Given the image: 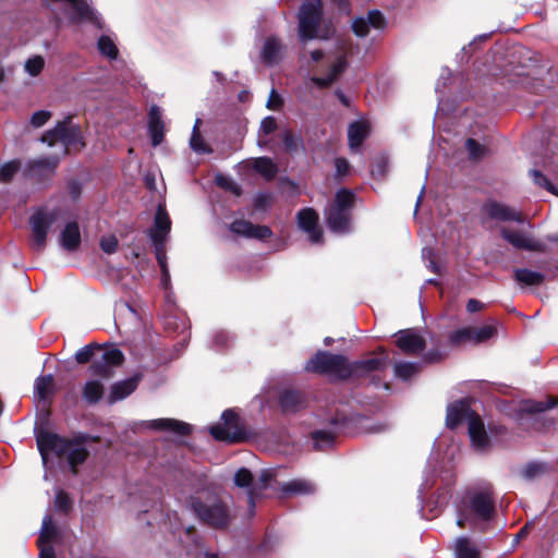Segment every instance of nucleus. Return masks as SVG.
<instances>
[{
  "mask_svg": "<svg viewBox=\"0 0 558 558\" xmlns=\"http://www.w3.org/2000/svg\"><path fill=\"white\" fill-rule=\"evenodd\" d=\"M99 436L86 433H77L71 438H65L57 433L40 430L36 435V444L44 464L48 462L49 453L58 458L66 456L71 473L78 474V466L84 464L89 457V451L84 447L87 442H100Z\"/></svg>",
  "mask_w": 558,
  "mask_h": 558,
  "instance_id": "f257e3e1",
  "label": "nucleus"
},
{
  "mask_svg": "<svg viewBox=\"0 0 558 558\" xmlns=\"http://www.w3.org/2000/svg\"><path fill=\"white\" fill-rule=\"evenodd\" d=\"M379 365L377 360L350 361L344 354L318 350L306 361L304 369L307 373L329 376L337 381H359L367 378Z\"/></svg>",
  "mask_w": 558,
  "mask_h": 558,
  "instance_id": "f03ea898",
  "label": "nucleus"
},
{
  "mask_svg": "<svg viewBox=\"0 0 558 558\" xmlns=\"http://www.w3.org/2000/svg\"><path fill=\"white\" fill-rule=\"evenodd\" d=\"M187 507L201 524L215 531H228L236 519L232 506L208 487L199 488L190 495Z\"/></svg>",
  "mask_w": 558,
  "mask_h": 558,
  "instance_id": "7ed1b4c3",
  "label": "nucleus"
},
{
  "mask_svg": "<svg viewBox=\"0 0 558 558\" xmlns=\"http://www.w3.org/2000/svg\"><path fill=\"white\" fill-rule=\"evenodd\" d=\"M355 203L356 194L352 190L341 187L336 192L325 209L326 225L330 231L341 234L350 231Z\"/></svg>",
  "mask_w": 558,
  "mask_h": 558,
  "instance_id": "20e7f679",
  "label": "nucleus"
},
{
  "mask_svg": "<svg viewBox=\"0 0 558 558\" xmlns=\"http://www.w3.org/2000/svg\"><path fill=\"white\" fill-rule=\"evenodd\" d=\"M221 421L222 423L209 427V434L214 439L227 444H241L251 439L252 433L233 409L225 410L221 414Z\"/></svg>",
  "mask_w": 558,
  "mask_h": 558,
  "instance_id": "39448f33",
  "label": "nucleus"
},
{
  "mask_svg": "<svg viewBox=\"0 0 558 558\" xmlns=\"http://www.w3.org/2000/svg\"><path fill=\"white\" fill-rule=\"evenodd\" d=\"M324 17L322 0H304L298 12L299 37L302 41L318 37V29Z\"/></svg>",
  "mask_w": 558,
  "mask_h": 558,
  "instance_id": "423d86ee",
  "label": "nucleus"
},
{
  "mask_svg": "<svg viewBox=\"0 0 558 558\" xmlns=\"http://www.w3.org/2000/svg\"><path fill=\"white\" fill-rule=\"evenodd\" d=\"M351 425V418L341 411H336L335 415L328 421V428L315 429L310 433L315 450H326L332 448L336 438L344 433Z\"/></svg>",
  "mask_w": 558,
  "mask_h": 558,
  "instance_id": "0eeeda50",
  "label": "nucleus"
},
{
  "mask_svg": "<svg viewBox=\"0 0 558 558\" xmlns=\"http://www.w3.org/2000/svg\"><path fill=\"white\" fill-rule=\"evenodd\" d=\"M124 362L123 352L117 347L110 345L97 350V353L89 365V372L92 375L109 379L114 374V367L121 366Z\"/></svg>",
  "mask_w": 558,
  "mask_h": 558,
  "instance_id": "6e6552de",
  "label": "nucleus"
},
{
  "mask_svg": "<svg viewBox=\"0 0 558 558\" xmlns=\"http://www.w3.org/2000/svg\"><path fill=\"white\" fill-rule=\"evenodd\" d=\"M56 219V211H47L45 208L36 210L29 217V226L32 229L31 247L35 252L41 253L46 248L47 235Z\"/></svg>",
  "mask_w": 558,
  "mask_h": 558,
  "instance_id": "1a4fd4ad",
  "label": "nucleus"
},
{
  "mask_svg": "<svg viewBox=\"0 0 558 558\" xmlns=\"http://www.w3.org/2000/svg\"><path fill=\"white\" fill-rule=\"evenodd\" d=\"M59 162L60 159L58 156L31 159L25 166L24 177L35 180L38 183L50 181L56 174Z\"/></svg>",
  "mask_w": 558,
  "mask_h": 558,
  "instance_id": "9d476101",
  "label": "nucleus"
},
{
  "mask_svg": "<svg viewBox=\"0 0 558 558\" xmlns=\"http://www.w3.org/2000/svg\"><path fill=\"white\" fill-rule=\"evenodd\" d=\"M497 332L494 326L463 327L448 335V341L451 347H460L464 343H482L490 339Z\"/></svg>",
  "mask_w": 558,
  "mask_h": 558,
  "instance_id": "9b49d317",
  "label": "nucleus"
},
{
  "mask_svg": "<svg viewBox=\"0 0 558 558\" xmlns=\"http://www.w3.org/2000/svg\"><path fill=\"white\" fill-rule=\"evenodd\" d=\"M72 119V116H66L63 120L57 122L59 142L64 145L66 154L71 148L81 150L86 146L81 126L73 124Z\"/></svg>",
  "mask_w": 558,
  "mask_h": 558,
  "instance_id": "f8f14e48",
  "label": "nucleus"
},
{
  "mask_svg": "<svg viewBox=\"0 0 558 558\" xmlns=\"http://www.w3.org/2000/svg\"><path fill=\"white\" fill-rule=\"evenodd\" d=\"M470 511L480 520L489 521L495 514V497L490 489L473 493L469 498Z\"/></svg>",
  "mask_w": 558,
  "mask_h": 558,
  "instance_id": "ddd939ff",
  "label": "nucleus"
},
{
  "mask_svg": "<svg viewBox=\"0 0 558 558\" xmlns=\"http://www.w3.org/2000/svg\"><path fill=\"white\" fill-rule=\"evenodd\" d=\"M477 413L471 409L469 399L463 398L447 407L446 426L449 429L458 428L464 421H471V416Z\"/></svg>",
  "mask_w": 558,
  "mask_h": 558,
  "instance_id": "4468645a",
  "label": "nucleus"
},
{
  "mask_svg": "<svg viewBox=\"0 0 558 558\" xmlns=\"http://www.w3.org/2000/svg\"><path fill=\"white\" fill-rule=\"evenodd\" d=\"M396 345L405 355H417L426 347L425 339L414 329H403L396 333Z\"/></svg>",
  "mask_w": 558,
  "mask_h": 558,
  "instance_id": "2eb2a0df",
  "label": "nucleus"
},
{
  "mask_svg": "<svg viewBox=\"0 0 558 558\" xmlns=\"http://www.w3.org/2000/svg\"><path fill=\"white\" fill-rule=\"evenodd\" d=\"M50 3L68 2L72 5L75 14L70 17L72 23H80L87 21L98 28H102V21L95 10L87 3L86 0H45Z\"/></svg>",
  "mask_w": 558,
  "mask_h": 558,
  "instance_id": "dca6fc26",
  "label": "nucleus"
},
{
  "mask_svg": "<svg viewBox=\"0 0 558 558\" xmlns=\"http://www.w3.org/2000/svg\"><path fill=\"white\" fill-rule=\"evenodd\" d=\"M171 231V219L166 207L161 204L158 205L154 218V225L148 230V236L153 244H165L168 234Z\"/></svg>",
  "mask_w": 558,
  "mask_h": 558,
  "instance_id": "f3484780",
  "label": "nucleus"
},
{
  "mask_svg": "<svg viewBox=\"0 0 558 558\" xmlns=\"http://www.w3.org/2000/svg\"><path fill=\"white\" fill-rule=\"evenodd\" d=\"M482 213L486 214L489 219L497 221L522 222L523 220L521 213L495 199L486 201L482 206Z\"/></svg>",
  "mask_w": 558,
  "mask_h": 558,
  "instance_id": "a211bd4d",
  "label": "nucleus"
},
{
  "mask_svg": "<svg viewBox=\"0 0 558 558\" xmlns=\"http://www.w3.org/2000/svg\"><path fill=\"white\" fill-rule=\"evenodd\" d=\"M298 223L300 228L310 234L313 243L323 241V230L318 227L319 216L314 208H303L298 213Z\"/></svg>",
  "mask_w": 558,
  "mask_h": 558,
  "instance_id": "6ab92c4d",
  "label": "nucleus"
},
{
  "mask_svg": "<svg viewBox=\"0 0 558 558\" xmlns=\"http://www.w3.org/2000/svg\"><path fill=\"white\" fill-rule=\"evenodd\" d=\"M349 62L347 54L339 56L330 66L329 73L325 77L313 76L311 81L319 88H329L347 71Z\"/></svg>",
  "mask_w": 558,
  "mask_h": 558,
  "instance_id": "aec40b11",
  "label": "nucleus"
},
{
  "mask_svg": "<svg viewBox=\"0 0 558 558\" xmlns=\"http://www.w3.org/2000/svg\"><path fill=\"white\" fill-rule=\"evenodd\" d=\"M148 134L153 146H158L163 142L165 124L161 110L157 105H153L148 111Z\"/></svg>",
  "mask_w": 558,
  "mask_h": 558,
  "instance_id": "412c9836",
  "label": "nucleus"
},
{
  "mask_svg": "<svg viewBox=\"0 0 558 558\" xmlns=\"http://www.w3.org/2000/svg\"><path fill=\"white\" fill-rule=\"evenodd\" d=\"M306 404V398L303 392L293 389H286L279 397V405L286 414L296 413Z\"/></svg>",
  "mask_w": 558,
  "mask_h": 558,
  "instance_id": "4be33fe9",
  "label": "nucleus"
},
{
  "mask_svg": "<svg viewBox=\"0 0 558 558\" xmlns=\"http://www.w3.org/2000/svg\"><path fill=\"white\" fill-rule=\"evenodd\" d=\"M148 427L154 430L171 432L179 436H189L192 433L190 424L175 418H157L148 422Z\"/></svg>",
  "mask_w": 558,
  "mask_h": 558,
  "instance_id": "5701e85b",
  "label": "nucleus"
},
{
  "mask_svg": "<svg viewBox=\"0 0 558 558\" xmlns=\"http://www.w3.org/2000/svg\"><path fill=\"white\" fill-rule=\"evenodd\" d=\"M141 379L142 375L135 374L130 378L114 383L111 386L109 402L114 403L119 400L129 397L132 392L136 390Z\"/></svg>",
  "mask_w": 558,
  "mask_h": 558,
  "instance_id": "b1692460",
  "label": "nucleus"
},
{
  "mask_svg": "<svg viewBox=\"0 0 558 558\" xmlns=\"http://www.w3.org/2000/svg\"><path fill=\"white\" fill-rule=\"evenodd\" d=\"M468 432L471 442L476 449H485L488 447L489 438L484 422L478 414L471 416Z\"/></svg>",
  "mask_w": 558,
  "mask_h": 558,
  "instance_id": "393cba45",
  "label": "nucleus"
},
{
  "mask_svg": "<svg viewBox=\"0 0 558 558\" xmlns=\"http://www.w3.org/2000/svg\"><path fill=\"white\" fill-rule=\"evenodd\" d=\"M81 242L82 238L78 223L76 221L68 222L60 235L62 248L68 252H76Z\"/></svg>",
  "mask_w": 558,
  "mask_h": 558,
  "instance_id": "a878e982",
  "label": "nucleus"
},
{
  "mask_svg": "<svg viewBox=\"0 0 558 558\" xmlns=\"http://www.w3.org/2000/svg\"><path fill=\"white\" fill-rule=\"evenodd\" d=\"M369 134V124L366 121H354L348 128V143L350 148L357 149Z\"/></svg>",
  "mask_w": 558,
  "mask_h": 558,
  "instance_id": "bb28decb",
  "label": "nucleus"
},
{
  "mask_svg": "<svg viewBox=\"0 0 558 558\" xmlns=\"http://www.w3.org/2000/svg\"><path fill=\"white\" fill-rule=\"evenodd\" d=\"M502 239L513 245L515 248L527 250V251H541L538 244L531 242L524 234L518 231H512L507 228H502L500 231Z\"/></svg>",
  "mask_w": 558,
  "mask_h": 558,
  "instance_id": "cd10ccee",
  "label": "nucleus"
},
{
  "mask_svg": "<svg viewBox=\"0 0 558 558\" xmlns=\"http://www.w3.org/2000/svg\"><path fill=\"white\" fill-rule=\"evenodd\" d=\"M35 393L40 401H47L56 392L54 378L51 374L41 375L36 378L34 385Z\"/></svg>",
  "mask_w": 558,
  "mask_h": 558,
  "instance_id": "c85d7f7f",
  "label": "nucleus"
},
{
  "mask_svg": "<svg viewBox=\"0 0 558 558\" xmlns=\"http://www.w3.org/2000/svg\"><path fill=\"white\" fill-rule=\"evenodd\" d=\"M105 387L98 380H87L82 387V398L88 405L97 404L104 397Z\"/></svg>",
  "mask_w": 558,
  "mask_h": 558,
  "instance_id": "c756f323",
  "label": "nucleus"
},
{
  "mask_svg": "<svg viewBox=\"0 0 558 558\" xmlns=\"http://www.w3.org/2000/svg\"><path fill=\"white\" fill-rule=\"evenodd\" d=\"M375 354H378L379 356L369 357V359H361L360 361H373L377 360L379 361V366H377L375 369L372 371V374L367 377L369 378V384L378 387L381 384V378L379 375H376L377 372H384L388 367L389 363V355L387 353V350L385 347H378L375 351Z\"/></svg>",
  "mask_w": 558,
  "mask_h": 558,
  "instance_id": "7c9ffc66",
  "label": "nucleus"
},
{
  "mask_svg": "<svg viewBox=\"0 0 558 558\" xmlns=\"http://www.w3.org/2000/svg\"><path fill=\"white\" fill-rule=\"evenodd\" d=\"M513 278L514 280L526 287L541 286L545 281L544 274L531 270L529 268L514 269Z\"/></svg>",
  "mask_w": 558,
  "mask_h": 558,
  "instance_id": "2f4dec72",
  "label": "nucleus"
},
{
  "mask_svg": "<svg viewBox=\"0 0 558 558\" xmlns=\"http://www.w3.org/2000/svg\"><path fill=\"white\" fill-rule=\"evenodd\" d=\"M556 405H558V399L554 397H549L545 401L524 400L521 403V411L534 415L550 410Z\"/></svg>",
  "mask_w": 558,
  "mask_h": 558,
  "instance_id": "473e14b6",
  "label": "nucleus"
},
{
  "mask_svg": "<svg viewBox=\"0 0 558 558\" xmlns=\"http://www.w3.org/2000/svg\"><path fill=\"white\" fill-rule=\"evenodd\" d=\"M281 492L286 495H311L315 492V485L305 480H293L284 483Z\"/></svg>",
  "mask_w": 558,
  "mask_h": 558,
  "instance_id": "72a5a7b5",
  "label": "nucleus"
},
{
  "mask_svg": "<svg viewBox=\"0 0 558 558\" xmlns=\"http://www.w3.org/2000/svg\"><path fill=\"white\" fill-rule=\"evenodd\" d=\"M199 123L201 120L197 119L192 131L190 146L197 154H211L214 150L211 146L205 142L203 135L201 134Z\"/></svg>",
  "mask_w": 558,
  "mask_h": 558,
  "instance_id": "f704fd0d",
  "label": "nucleus"
},
{
  "mask_svg": "<svg viewBox=\"0 0 558 558\" xmlns=\"http://www.w3.org/2000/svg\"><path fill=\"white\" fill-rule=\"evenodd\" d=\"M280 49V41L276 37H268L263 46L262 59L266 63L275 62L279 56Z\"/></svg>",
  "mask_w": 558,
  "mask_h": 558,
  "instance_id": "c9c22d12",
  "label": "nucleus"
},
{
  "mask_svg": "<svg viewBox=\"0 0 558 558\" xmlns=\"http://www.w3.org/2000/svg\"><path fill=\"white\" fill-rule=\"evenodd\" d=\"M457 558H480V550L471 545L468 537H459L456 542Z\"/></svg>",
  "mask_w": 558,
  "mask_h": 558,
  "instance_id": "e433bc0d",
  "label": "nucleus"
},
{
  "mask_svg": "<svg viewBox=\"0 0 558 558\" xmlns=\"http://www.w3.org/2000/svg\"><path fill=\"white\" fill-rule=\"evenodd\" d=\"M255 170L266 179H274L278 172L276 163L269 157H259L254 162Z\"/></svg>",
  "mask_w": 558,
  "mask_h": 558,
  "instance_id": "4c0bfd02",
  "label": "nucleus"
},
{
  "mask_svg": "<svg viewBox=\"0 0 558 558\" xmlns=\"http://www.w3.org/2000/svg\"><path fill=\"white\" fill-rule=\"evenodd\" d=\"M282 144L288 154H294L303 148V138L291 130H286L282 133Z\"/></svg>",
  "mask_w": 558,
  "mask_h": 558,
  "instance_id": "58836bf2",
  "label": "nucleus"
},
{
  "mask_svg": "<svg viewBox=\"0 0 558 558\" xmlns=\"http://www.w3.org/2000/svg\"><path fill=\"white\" fill-rule=\"evenodd\" d=\"M393 371L396 377L402 380H409L420 372V365L412 362H398L395 364Z\"/></svg>",
  "mask_w": 558,
  "mask_h": 558,
  "instance_id": "ea45409f",
  "label": "nucleus"
},
{
  "mask_svg": "<svg viewBox=\"0 0 558 558\" xmlns=\"http://www.w3.org/2000/svg\"><path fill=\"white\" fill-rule=\"evenodd\" d=\"M21 161L19 159L10 160L0 167V182L10 183L14 175L21 169Z\"/></svg>",
  "mask_w": 558,
  "mask_h": 558,
  "instance_id": "a19ab883",
  "label": "nucleus"
},
{
  "mask_svg": "<svg viewBox=\"0 0 558 558\" xmlns=\"http://www.w3.org/2000/svg\"><path fill=\"white\" fill-rule=\"evenodd\" d=\"M97 46H98V50L100 51L101 54H104L110 59L118 58L119 50H118L116 44L113 43V40L109 36H106V35L100 36L98 39Z\"/></svg>",
  "mask_w": 558,
  "mask_h": 558,
  "instance_id": "79ce46f5",
  "label": "nucleus"
},
{
  "mask_svg": "<svg viewBox=\"0 0 558 558\" xmlns=\"http://www.w3.org/2000/svg\"><path fill=\"white\" fill-rule=\"evenodd\" d=\"M100 349V344L94 342V343H89L83 348H81L76 353H75V360L78 364H87V363H92L96 353H97V350Z\"/></svg>",
  "mask_w": 558,
  "mask_h": 558,
  "instance_id": "37998d69",
  "label": "nucleus"
},
{
  "mask_svg": "<svg viewBox=\"0 0 558 558\" xmlns=\"http://www.w3.org/2000/svg\"><path fill=\"white\" fill-rule=\"evenodd\" d=\"M530 175L532 177L535 185L545 189L553 194L557 193L554 183L541 170L532 169L530 171Z\"/></svg>",
  "mask_w": 558,
  "mask_h": 558,
  "instance_id": "c03bdc74",
  "label": "nucleus"
},
{
  "mask_svg": "<svg viewBox=\"0 0 558 558\" xmlns=\"http://www.w3.org/2000/svg\"><path fill=\"white\" fill-rule=\"evenodd\" d=\"M57 535V527L52 523V519L50 515H46L43 521L41 533L38 538V543L47 542L49 543Z\"/></svg>",
  "mask_w": 558,
  "mask_h": 558,
  "instance_id": "a18cd8bd",
  "label": "nucleus"
},
{
  "mask_svg": "<svg viewBox=\"0 0 558 558\" xmlns=\"http://www.w3.org/2000/svg\"><path fill=\"white\" fill-rule=\"evenodd\" d=\"M366 21L369 28L384 29L387 25V21L381 11L374 9L367 12Z\"/></svg>",
  "mask_w": 558,
  "mask_h": 558,
  "instance_id": "49530a36",
  "label": "nucleus"
},
{
  "mask_svg": "<svg viewBox=\"0 0 558 558\" xmlns=\"http://www.w3.org/2000/svg\"><path fill=\"white\" fill-rule=\"evenodd\" d=\"M465 149L469 153L471 159L478 160L484 157L485 147L474 138H468L465 141Z\"/></svg>",
  "mask_w": 558,
  "mask_h": 558,
  "instance_id": "de8ad7c7",
  "label": "nucleus"
},
{
  "mask_svg": "<svg viewBox=\"0 0 558 558\" xmlns=\"http://www.w3.org/2000/svg\"><path fill=\"white\" fill-rule=\"evenodd\" d=\"M54 506L59 511L65 514L69 513L72 509V500L69 494L62 489L58 490L56 494Z\"/></svg>",
  "mask_w": 558,
  "mask_h": 558,
  "instance_id": "09e8293b",
  "label": "nucleus"
},
{
  "mask_svg": "<svg viewBox=\"0 0 558 558\" xmlns=\"http://www.w3.org/2000/svg\"><path fill=\"white\" fill-rule=\"evenodd\" d=\"M253 483V474L246 468H241L234 474V484L241 488H247Z\"/></svg>",
  "mask_w": 558,
  "mask_h": 558,
  "instance_id": "8fccbe9b",
  "label": "nucleus"
},
{
  "mask_svg": "<svg viewBox=\"0 0 558 558\" xmlns=\"http://www.w3.org/2000/svg\"><path fill=\"white\" fill-rule=\"evenodd\" d=\"M388 159L386 157H378L373 167H372V175L377 180H383L388 173Z\"/></svg>",
  "mask_w": 558,
  "mask_h": 558,
  "instance_id": "3c124183",
  "label": "nucleus"
},
{
  "mask_svg": "<svg viewBox=\"0 0 558 558\" xmlns=\"http://www.w3.org/2000/svg\"><path fill=\"white\" fill-rule=\"evenodd\" d=\"M253 223L245 219H235L230 225L231 232L248 238L250 231H252Z\"/></svg>",
  "mask_w": 558,
  "mask_h": 558,
  "instance_id": "603ef678",
  "label": "nucleus"
},
{
  "mask_svg": "<svg viewBox=\"0 0 558 558\" xmlns=\"http://www.w3.org/2000/svg\"><path fill=\"white\" fill-rule=\"evenodd\" d=\"M45 66V60L41 56L29 58L25 63V70L32 76H37Z\"/></svg>",
  "mask_w": 558,
  "mask_h": 558,
  "instance_id": "864d4df0",
  "label": "nucleus"
},
{
  "mask_svg": "<svg viewBox=\"0 0 558 558\" xmlns=\"http://www.w3.org/2000/svg\"><path fill=\"white\" fill-rule=\"evenodd\" d=\"M351 29L355 36L364 38L369 34V26L363 16L353 19Z\"/></svg>",
  "mask_w": 558,
  "mask_h": 558,
  "instance_id": "5fc2aeb1",
  "label": "nucleus"
},
{
  "mask_svg": "<svg viewBox=\"0 0 558 558\" xmlns=\"http://www.w3.org/2000/svg\"><path fill=\"white\" fill-rule=\"evenodd\" d=\"M272 235V230L268 226L264 225H254L252 231H250L248 238L258 239V240H267Z\"/></svg>",
  "mask_w": 558,
  "mask_h": 558,
  "instance_id": "6e6d98bb",
  "label": "nucleus"
},
{
  "mask_svg": "<svg viewBox=\"0 0 558 558\" xmlns=\"http://www.w3.org/2000/svg\"><path fill=\"white\" fill-rule=\"evenodd\" d=\"M51 118V112L48 110H39L32 114L31 124L34 128H40L46 124Z\"/></svg>",
  "mask_w": 558,
  "mask_h": 558,
  "instance_id": "4d7b16f0",
  "label": "nucleus"
},
{
  "mask_svg": "<svg viewBox=\"0 0 558 558\" xmlns=\"http://www.w3.org/2000/svg\"><path fill=\"white\" fill-rule=\"evenodd\" d=\"M100 247L107 254H112L118 248V239L114 235H110L107 238H101Z\"/></svg>",
  "mask_w": 558,
  "mask_h": 558,
  "instance_id": "13d9d810",
  "label": "nucleus"
},
{
  "mask_svg": "<svg viewBox=\"0 0 558 558\" xmlns=\"http://www.w3.org/2000/svg\"><path fill=\"white\" fill-rule=\"evenodd\" d=\"M335 168H336V178L340 179L345 177L350 171V163L343 157H338L335 159Z\"/></svg>",
  "mask_w": 558,
  "mask_h": 558,
  "instance_id": "bf43d9fd",
  "label": "nucleus"
},
{
  "mask_svg": "<svg viewBox=\"0 0 558 558\" xmlns=\"http://www.w3.org/2000/svg\"><path fill=\"white\" fill-rule=\"evenodd\" d=\"M541 472H543V465L537 462H530L522 470L523 476L529 480L534 478Z\"/></svg>",
  "mask_w": 558,
  "mask_h": 558,
  "instance_id": "052dcab7",
  "label": "nucleus"
},
{
  "mask_svg": "<svg viewBox=\"0 0 558 558\" xmlns=\"http://www.w3.org/2000/svg\"><path fill=\"white\" fill-rule=\"evenodd\" d=\"M154 246H155L156 259L158 262V265L160 266L161 272H165V275H167L168 266H167V260H166L167 257H166L165 244H160V245L154 244Z\"/></svg>",
  "mask_w": 558,
  "mask_h": 558,
  "instance_id": "680f3d73",
  "label": "nucleus"
},
{
  "mask_svg": "<svg viewBox=\"0 0 558 558\" xmlns=\"http://www.w3.org/2000/svg\"><path fill=\"white\" fill-rule=\"evenodd\" d=\"M445 359V353L439 349H432L423 355V361L427 364L439 363Z\"/></svg>",
  "mask_w": 558,
  "mask_h": 558,
  "instance_id": "e2e57ef3",
  "label": "nucleus"
},
{
  "mask_svg": "<svg viewBox=\"0 0 558 558\" xmlns=\"http://www.w3.org/2000/svg\"><path fill=\"white\" fill-rule=\"evenodd\" d=\"M278 128L277 121L274 117L269 116L262 120L260 130L263 134L269 135L274 133Z\"/></svg>",
  "mask_w": 558,
  "mask_h": 558,
  "instance_id": "0e129e2a",
  "label": "nucleus"
},
{
  "mask_svg": "<svg viewBox=\"0 0 558 558\" xmlns=\"http://www.w3.org/2000/svg\"><path fill=\"white\" fill-rule=\"evenodd\" d=\"M267 108L270 110H278L283 106V99L281 96L276 92V89H271L269 98L267 100Z\"/></svg>",
  "mask_w": 558,
  "mask_h": 558,
  "instance_id": "69168bd1",
  "label": "nucleus"
},
{
  "mask_svg": "<svg viewBox=\"0 0 558 558\" xmlns=\"http://www.w3.org/2000/svg\"><path fill=\"white\" fill-rule=\"evenodd\" d=\"M40 141L43 143H46L50 147H52L57 142H59V133L57 131V124L54 125L53 129L46 131L41 135Z\"/></svg>",
  "mask_w": 558,
  "mask_h": 558,
  "instance_id": "338daca9",
  "label": "nucleus"
},
{
  "mask_svg": "<svg viewBox=\"0 0 558 558\" xmlns=\"http://www.w3.org/2000/svg\"><path fill=\"white\" fill-rule=\"evenodd\" d=\"M70 197L73 201H77L82 194V185L78 181L72 180L68 184Z\"/></svg>",
  "mask_w": 558,
  "mask_h": 558,
  "instance_id": "774afa93",
  "label": "nucleus"
}]
</instances>
